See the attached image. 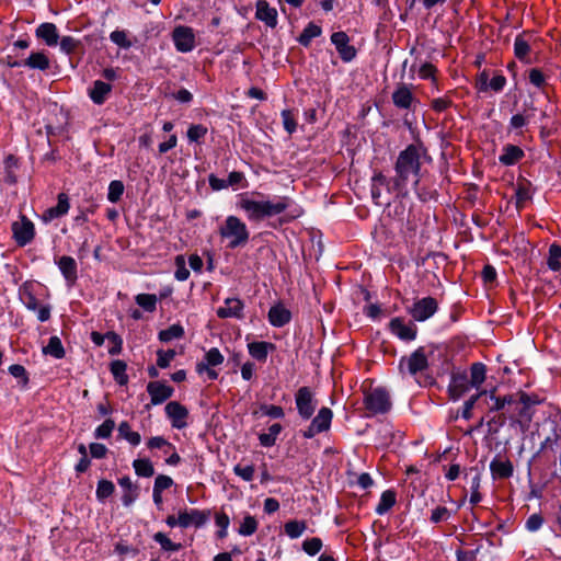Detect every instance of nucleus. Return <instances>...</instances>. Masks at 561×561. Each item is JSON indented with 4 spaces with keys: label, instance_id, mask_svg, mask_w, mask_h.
I'll use <instances>...</instances> for the list:
<instances>
[{
    "label": "nucleus",
    "instance_id": "64",
    "mask_svg": "<svg viewBox=\"0 0 561 561\" xmlns=\"http://www.w3.org/2000/svg\"><path fill=\"white\" fill-rule=\"evenodd\" d=\"M175 265H176V271L174 274L175 278L180 282L186 280L190 277V271L186 268L185 260L182 255H178L175 257Z\"/></svg>",
    "mask_w": 561,
    "mask_h": 561
},
{
    "label": "nucleus",
    "instance_id": "47",
    "mask_svg": "<svg viewBox=\"0 0 561 561\" xmlns=\"http://www.w3.org/2000/svg\"><path fill=\"white\" fill-rule=\"evenodd\" d=\"M115 491V485L112 481L102 479L98 482L95 495L100 502H104Z\"/></svg>",
    "mask_w": 561,
    "mask_h": 561
},
{
    "label": "nucleus",
    "instance_id": "54",
    "mask_svg": "<svg viewBox=\"0 0 561 561\" xmlns=\"http://www.w3.org/2000/svg\"><path fill=\"white\" fill-rule=\"evenodd\" d=\"M490 399L493 401V404L490 408L491 411H500L507 404L511 405L513 403H517L513 396H505L503 398L496 397L494 390L490 392Z\"/></svg>",
    "mask_w": 561,
    "mask_h": 561
},
{
    "label": "nucleus",
    "instance_id": "56",
    "mask_svg": "<svg viewBox=\"0 0 561 561\" xmlns=\"http://www.w3.org/2000/svg\"><path fill=\"white\" fill-rule=\"evenodd\" d=\"M124 193V184L122 181L114 180L108 185L107 199L111 203H117Z\"/></svg>",
    "mask_w": 561,
    "mask_h": 561
},
{
    "label": "nucleus",
    "instance_id": "6",
    "mask_svg": "<svg viewBox=\"0 0 561 561\" xmlns=\"http://www.w3.org/2000/svg\"><path fill=\"white\" fill-rule=\"evenodd\" d=\"M538 435L542 437L541 450H553L561 439V424L553 419H546L538 427Z\"/></svg>",
    "mask_w": 561,
    "mask_h": 561
},
{
    "label": "nucleus",
    "instance_id": "18",
    "mask_svg": "<svg viewBox=\"0 0 561 561\" xmlns=\"http://www.w3.org/2000/svg\"><path fill=\"white\" fill-rule=\"evenodd\" d=\"M70 209L69 197L66 193H59L57 196V205L55 207L47 208L43 215L42 219L45 222H49L54 219L60 218L68 214Z\"/></svg>",
    "mask_w": 561,
    "mask_h": 561
},
{
    "label": "nucleus",
    "instance_id": "53",
    "mask_svg": "<svg viewBox=\"0 0 561 561\" xmlns=\"http://www.w3.org/2000/svg\"><path fill=\"white\" fill-rule=\"evenodd\" d=\"M528 80L531 85L539 90H543L547 84V77L539 68H531L528 71Z\"/></svg>",
    "mask_w": 561,
    "mask_h": 561
},
{
    "label": "nucleus",
    "instance_id": "17",
    "mask_svg": "<svg viewBox=\"0 0 561 561\" xmlns=\"http://www.w3.org/2000/svg\"><path fill=\"white\" fill-rule=\"evenodd\" d=\"M21 299L24 306L36 313L37 319L41 322H45L50 318V307L48 305H43L38 301L35 295L30 290H23Z\"/></svg>",
    "mask_w": 561,
    "mask_h": 561
},
{
    "label": "nucleus",
    "instance_id": "40",
    "mask_svg": "<svg viewBox=\"0 0 561 561\" xmlns=\"http://www.w3.org/2000/svg\"><path fill=\"white\" fill-rule=\"evenodd\" d=\"M127 365L123 360H114L111 363L110 370L115 379V381L125 386L128 382V375L126 374Z\"/></svg>",
    "mask_w": 561,
    "mask_h": 561
},
{
    "label": "nucleus",
    "instance_id": "43",
    "mask_svg": "<svg viewBox=\"0 0 561 561\" xmlns=\"http://www.w3.org/2000/svg\"><path fill=\"white\" fill-rule=\"evenodd\" d=\"M43 352L56 359H60L65 356V348L58 336H51L48 344L43 348Z\"/></svg>",
    "mask_w": 561,
    "mask_h": 561
},
{
    "label": "nucleus",
    "instance_id": "20",
    "mask_svg": "<svg viewBox=\"0 0 561 561\" xmlns=\"http://www.w3.org/2000/svg\"><path fill=\"white\" fill-rule=\"evenodd\" d=\"M244 305L239 298H227L222 307L217 310V316L221 319L243 317Z\"/></svg>",
    "mask_w": 561,
    "mask_h": 561
},
{
    "label": "nucleus",
    "instance_id": "11",
    "mask_svg": "<svg viewBox=\"0 0 561 561\" xmlns=\"http://www.w3.org/2000/svg\"><path fill=\"white\" fill-rule=\"evenodd\" d=\"M350 36L343 32H334L331 35V43L335 46V49L344 62H351L357 55L356 48L350 44Z\"/></svg>",
    "mask_w": 561,
    "mask_h": 561
},
{
    "label": "nucleus",
    "instance_id": "35",
    "mask_svg": "<svg viewBox=\"0 0 561 561\" xmlns=\"http://www.w3.org/2000/svg\"><path fill=\"white\" fill-rule=\"evenodd\" d=\"M486 377V367L482 363H473L470 367V386L474 389H479L482 383L485 381Z\"/></svg>",
    "mask_w": 561,
    "mask_h": 561
},
{
    "label": "nucleus",
    "instance_id": "52",
    "mask_svg": "<svg viewBox=\"0 0 561 561\" xmlns=\"http://www.w3.org/2000/svg\"><path fill=\"white\" fill-rule=\"evenodd\" d=\"M207 127L202 124H193L188 127L186 136L190 142H199L207 135Z\"/></svg>",
    "mask_w": 561,
    "mask_h": 561
},
{
    "label": "nucleus",
    "instance_id": "49",
    "mask_svg": "<svg viewBox=\"0 0 561 561\" xmlns=\"http://www.w3.org/2000/svg\"><path fill=\"white\" fill-rule=\"evenodd\" d=\"M480 486H481V474H480V472L474 471V474L472 476L471 482H470L471 494H470V499H469V502L472 505H477L482 500V495L480 493Z\"/></svg>",
    "mask_w": 561,
    "mask_h": 561
},
{
    "label": "nucleus",
    "instance_id": "41",
    "mask_svg": "<svg viewBox=\"0 0 561 561\" xmlns=\"http://www.w3.org/2000/svg\"><path fill=\"white\" fill-rule=\"evenodd\" d=\"M530 46L524 36L518 35L514 41V54L516 58L524 62H529Z\"/></svg>",
    "mask_w": 561,
    "mask_h": 561
},
{
    "label": "nucleus",
    "instance_id": "62",
    "mask_svg": "<svg viewBox=\"0 0 561 561\" xmlns=\"http://www.w3.org/2000/svg\"><path fill=\"white\" fill-rule=\"evenodd\" d=\"M322 548V540L318 537L306 539L302 542V550L309 556H316Z\"/></svg>",
    "mask_w": 561,
    "mask_h": 561
},
{
    "label": "nucleus",
    "instance_id": "36",
    "mask_svg": "<svg viewBox=\"0 0 561 561\" xmlns=\"http://www.w3.org/2000/svg\"><path fill=\"white\" fill-rule=\"evenodd\" d=\"M308 528L306 520L293 519L284 525V531L290 539L299 538Z\"/></svg>",
    "mask_w": 561,
    "mask_h": 561
},
{
    "label": "nucleus",
    "instance_id": "13",
    "mask_svg": "<svg viewBox=\"0 0 561 561\" xmlns=\"http://www.w3.org/2000/svg\"><path fill=\"white\" fill-rule=\"evenodd\" d=\"M172 39L178 51L188 53L195 47V35L188 26H178L172 33Z\"/></svg>",
    "mask_w": 561,
    "mask_h": 561
},
{
    "label": "nucleus",
    "instance_id": "31",
    "mask_svg": "<svg viewBox=\"0 0 561 561\" xmlns=\"http://www.w3.org/2000/svg\"><path fill=\"white\" fill-rule=\"evenodd\" d=\"M382 188H386L388 192H390V182L381 172H376L371 178V197L377 205L382 204L380 201Z\"/></svg>",
    "mask_w": 561,
    "mask_h": 561
},
{
    "label": "nucleus",
    "instance_id": "27",
    "mask_svg": "<svg viewBox=\"0 0 561 561\" xmlns=\"http://www.w3.org/2000/svg\"><path fill=\"white\" fill-rule=\"evenodd\" d=\"M275 348V344L265 341L251 342L248 344V352L250 356L262 363L266 362L268 354L274 352Z\"/></svg>",
    "mask_w": 561,
    "mask_h": 561
},
{
    "label": "nucleus",
    "instance_id": "29",
    "mask_svg": "<svg viewBox=\"0 0 561 561\" xmlns=\"http://www.w3.org/2000/svg\"><path fill=\"white\" fill-rule=\"evenodd\" d=\"M118 484L123 490L122 503L124 506H130L138 497L136 485L128 476L118 479Z\"/></svg>",
    "mask_w": 561,
    "mask_h": 561
},
{
    "label": "nucleus",
    "instance_id": "42",
    "mask_svg": "<svg viewBox=\"0 0 561 561\" xmlns=\"http://www.w3.org/2000/svg\"><path fill=\"white\" fill-rule=\"evenodd\" d=\"M282 430H283V427L280 424H278V423L272 424L268 427L267 433H262L259 435L260 444L264 447H272L273 445H275L276 438L280 434Z\"/></svg>",
    "mask_w": 561,
    "mask_h": 561
},
{
    "label": "nucleus",
    "instance_id": "61",
    "mask_svg": "<svg viewBox=\"0 0 561 561\" xmlns=\"http://www.w3.org/2000/svg\"><path fill=\"white\" fill-rule=\"evenodd\" d=\"M436 73L437 68L431 62H424L420 66L417 70V75L423 80L431 79L433 82H436Z\"/></svg>",
    "mask_w": 561,
    "mask_h": 561
},
{
    "label": "nucleus",
    "instance_id": "32",
    "mask_svg": "<svg viewBox=\"0 0 561 561\" xmlns=\"http://www.w3.org/2000/svg\"><path fill=\"white\" fill-rule=\"evenodd\" d=\"M392 102L399 108H410L413 102V94L405 84L398 87L392 93Z\"/></svg>",
    "mask_w": 561,
    "mask_h": 561
},
{
    "label": "nucleus",
    "instance_id": "34",
    "mask_svg": "<svg viewBox=\"0 0 561 561\" xmlns=\"http://www.w3.org/2000/svg\"><path fill=\"white\" fill-rule=\"evenodd\" d=\"M397 502V494L393 490H386L381 493L379 503L377 504L375 512L378 515H385L388 513Z\"/></svg>",
    "mask_w": 561,
    "mask_h": 561
},
{
    "label": "nucleus",
    "instance_id": "37",
    "mask_svg": "<svg viewBox=\"0 0 561 561\" xmlns=\"http://www.w3.org/2000/svg\"><path fill=\"white\" fill-rule=\"evenodd\" d=\"M322 34V28L314 24L313 22H310L307 24V26L304 28L301 34L298 37L299 44L307 47L310 45L311 41L316 37H319Z\"/></svg>",
    "mask_w": 561,
    "mask_h": 561
},
{
    "label": "nucleus",
    "instance_id": "16",
    "mask_svg": "<svg viewBox=\"0 0 561 561\" xmlns=\"http://www.w3.org/2000/svg\"><path fill=\"white\" fill-rule=\"evenodd\" d=\"M147 392L150 396L151 404L159 405L173 396L174 389L162 381H150L147 385Z\"/></svg>",
    "mask_w": 561,
    "mask_h": 561
},
{
    "label": "nucleus",
    "instance_id": "58",
    "mask_svg": "<svg viewBox=\"0 0 561 561\" xmlns=\"http://www.w3.org/2000/svg\"><path fill=\"white\" fill-rule=\"evenodd\" d=\"M9 373L16 379H20L21 386L26 387L28 385V375L24 366L20 364H13L9 367Z\"/></svg>",
    "mask_w": 561,
    "mask_h": 561
},
{
    "label": "nucleus",
    "instance_id": "45",
    "mask_svg": "<svg viewBox=\"0 0 561 561\" xmlns=\"http://www.w3.org/2000/svg\"><path fill=\"white\" fill-rule=\"evenodd\" d=\"M153 540L158 542L162 550L168 552H176L182 549L181 543L173 542L164 533H156Z\"/></svg>",
    "mask_w": 561,
    "mask_h": 561
},
{
    "label": "nucleus",
    "instance_id": "25",
    "mask_svg": "<svg viewBox=\"0 0 561 561\" xmlns=\"http://www.w3.org/2000/svg\"><path fill=\"white\" fill-rule=\"evenodd\" d=\"M524 157L525 153L520 147L507 144L502 148L499 162L503 165L511 167L519 162Z\"/></svg>",
    "mask_w": 561,
    "mask_h": 561
},
{
    "label": "nucleus",
    "instance_id": "24",
    "mask_svg": "<svg viewBox=\"0 0 561 561\" xmlns=\"http://www.w3.org/2000/svg\"><path fill=\"white\" fill-rule=\"evenodd\" d=\"M112 92V85L101 80H95L89 89L88 94L91 101L96 105H102Z\"/></svg>",
    "mask_w": 561,
    "mask_h": 561
},
{
    "label": "nucleus",
    "instance_id": "39",
    "mask_svg": "<svg viewBox=\"0 0 561 561\" xmlns=\"http://www.w3.org/2000/svg\"><path fill=\"white\" fill-rule=\"evenodd\" d=\"M184 328L180 323H174L168 329L161 330L158 337L161 342L168 343L173 340H179L184 336Z\"/></svg>",
    "mask_w": 561,
    "mask_h": 561
},
{
    "label": "nucleus",
    "instance_id": "12",
    "mask_svg": "<svg viewBox=\"0 0 561 561\" xmlns=\"http://www.w3.org/2000/svg\"><path fill=\"white\" fill-rule=\"evenodd\" d=\"M180 527L181 528H188V527H195L201 528L203 527L207 520L209 519L210 512L209 511H203L198 508H185L181 510L180 512Z\"/></svg>",
    "mask_w": 561,
    "mask_h": 561
},
{
    "label": "nucleus",
    "instance_id": "60",
    "mask_svg": "<svg viewBox=\"0 0 561 561\" xmlns=\"http://www.w3.org/2000/svg\"><path fill=\"white\" fill-rule=\"evenodd\" d=\"M176 353L174 350H159L157 352V365L158 367L164 369L168 368L171 364V362L174 359Z\"/></svg>",
    "mask_w": 561,
    "mask_h": 561
},
{
    "label": "nucleus",
    "instance_id": "5",
    "mask_svg": "<svg viewBox=\"0 0 561 561\" xmlns=\"http://www.w3.org/2000/svg\"><path fill=\"white\" fill-rule=\"evenodd\" d=\"M428 366L424 348L419 347L411 355L404 356L399 362V370L402 375L415 376L424 371Z\"/></svg>",
    "mask_w": 561,
    "mask_h": 561
},
{
    "label": "nucleus",
    "instance_id": "63",
    "mask_svg": "<svg viewBox=\"0 0 561 561\" xmlns=\"http://www.w3.org/2000/svg\"><path fill=\"white\" fill-rule=\"evenodd\" d=\"M280 115L285 130L289 135L294 134L297 129V123L293 112L289 110H283Z\"/></svg>",
    "mask_w": 561,
    "mask_h": 561
},
{
    "label": "nucleus",
    "instance_id": "23",
    "mask_svg": "<svg viewBox=\"0 0 561 561\" xmlns=\"http://www.w3.org/2000/svg\"><path fill=\"white\" fill-rule=\"evenodd\" d=\"M472 387L470 386V381L466 374L455 375L451 378V381L448 387V391L450 398L453 400L460 399L466 392H468Z\"/></svg>",
    "mask_w": 561,
    "mask_h": 561
},
{
    "label": "nucleus",
    "instance_id": "14",
    "mask_svg": "<svg viewBox=\"0 0 561 561\" xmlns=\"http://www.w3.org/2000/svg\"><path fill=\"white\" fill-rule=\"evenodd\" d=\"M172 427L182 430L187 426L188 410L178 401H170L164 408Z\"/></svg>",
    "mask_w": 561,
    "mask_h": 561
},
{
    "label": "nucleus",
    "instance_id": "55",
    "mask_svg": "<svg viewBox=\"0 0 561 561\" xmlns=\"http://www.w3.org/2000/svg\"><path fill=\"white\" fill-rule=\"evenodd\" d=\"M115 428V422L112 419H106L101 425H99L94 431L95 438L106 439L112 436V433Z\"/></svg>",
    "mask_w": 561,
    "mask_h": 561
},
{
    "label": "nucleus",
    "instance_id": "57",
    "mask_svg": "<svg viewBox=\"0 0 561 561\" xmlns=\"http://www.w3.org/2000/svg\"><path fill=\"white\" fill-rule=\"evenodd\" d=\"M106 340L110 342V347H108L110 355H117L122 352L123 340L117 333H115L113 331L107 332Z\"/></svg>",
    "mask_w": 561,
    "mask_h": 561
},
{
    "label": "nucleus",
    "instance_id": "21",
    "mask_svg": "<svg viewBox=\"0 0 561 561\" xmlns=\"http://www.w3.org/2000/svg\"><path fill=\"white\" fill-rule=\"evenodd\" d=\"M56 264L67 283L73 285L78 277L76 260L71 256L62 255L56 261Z\"/></svg>",
    "mask_w": 561,
    "mask_h": 561
},
{
    "label": "nucleus",
    "instance_id": "3",
    "mask_svg": "<svg viewBox=\"0 0 561 561\" xmlns=\"http://www.w3.org/2000/svg\"><path fill=\"white\" fill-rule=\"evenodd\" d=\"M219 234L228 241V248L236 249L244 245L250 238L247 225L237 216H228L219 227Z\"/></svg>",
    "mask_w": 561,
    "mask_h": 561
},
{
    "label": "nucleus",
    "instance_id": "10",
    "mask_svg": "<svg viewBox=\"0 0 561 561\" xmlns=\"http://www.w3.org/2000/svg\"><path fill=\"white\" fill-rule=\"evenodd\" d=\"M438 309V302L433 297L416 300L409 309V314L417 322H424L433 317Z\"/></svg>",
    "mask_w": 561,
    "mask_h": 561
},
{
    "label": "nucleus",
    "instance_id": "48",
    "mask_svg": "<svg viewBox=\"0 0 561 561\" xmlns=\"http://www.w3.org/2000/svg\"><path fill=\"white\" fill-rule=\"evenodd\" d=\"M257 527H259V523L255 519V517L251 516V515H247L243 518V520L241 522V524L238 528V533L241 536L249 537V536H252L257 530Z\"/></svg>",
    "mask_w": 561,
    "mask_h": 561
},
{
    "label": "nucleus",
    "instance_id": "38",
    "mask_svg": "<svg viewBox=\"0 0 561 561\" xmlns=\"http://www.w3.org/2000/svg\"><path fill=\"white\" fill-rule=\"evenodd\" d=\"M133 468L138 477L150 478L154 474V468L149 458H138L133 461Z\"/></svg>",
    "mask_w": 561,
    "mask_h": 561
},
{
    "label": "nucleus",
    "instance_id": "51",
    "mask_svg": "<svg viewBox=\"0 0 561 561\" xmlns=\"http://www.w3.org/2000/svg\"><path fill=\"white\" fill-rule=\"evenodd\" d=\"M110 39L121 48L129 49L133 42L128 38L127 32L123 30H115L110 34Z\"/></svg>",
    "mask_w": 561,
    "mask_h": 561
},
{
    "label": "nucleus",
    "instance_id": "46",
    "mask_svg": "<svg viewBox=\"0 0 561 561\" xmlns=\"http://www.w3.org/2000/svg\"><path fill=\"white\" fill-rule=\"evenodd\" d=\"M135 301L145 311L153 312L157 309L158 298L153 294H138Z\"/></svg>",
    "mask_w": 561,
    "mask_h": 561
},
{
    "label": "nucleus",
    "instance_id": "26",
    "mask_svg": "<svg viewBox=\"0 0 561 561\" xmlns=\"http://www.w3.org/2000/svg\"><path fill=\"white\" fill-rule=\"evenodd\" d=\"M225 360L224 355L217 347H211L205 353L202 362L196 364V373L203 375L208 367L220 366Z\"/></svg>",
    "mask_w": 561,
    "mask_h": 561
},
{
    "label": "nucleus",
    "instance_id": "44",
    "mask_svg": "<svg viewBox=\"0 0 561 561\" xmlns=\"http://www.w3.org/2000/svg\"><path fill=\"white\" fill-rule=\"evenodd\" d=\"M547 265L551 271L554 272L561 268V245L552 243L549 247Z\"/></svg>",
    "mask_w": 561,
    "mask_h": 561
},
{
    "label": "nucleus",
    "instance_id": "30",
    "mask_svg": "<svg viewBox=\"0 0 561 561\" xmlns=\"http://www.w3.org/2000/svg\"><path fill=\"white\" fill-rule=\"evenodd\" d=\"M35 34L48 46H56L58 43V31L54 23H42L37 26Z\"/></svg>",
    "mask_w": 561,
    "mask_h": 561
},
{
    "label": "nucleus",
    "instance_id": "59",
    "mask_svg": "<svg viewBox=\"0 0 561 561\" xmlns=\"http://www.w3.org/2000/svg\"><path fill=\"white\" fill-rule=\"evenodd\" d=\"M233 472L242 480L250 482L254 478L255 468L253 465L242 466L241 463H238L233 467Z\"/></svg>",
    "mask_w": 561,
    "mask_h": 561
},
{
    "label": "nucleus",
    "instance_id": "4",
    "mask_svg": "<svg viewBox=\"0 0 561 561\" xmlns=\"http://www.w3.org/2000/svg\"><path fill=\"white\" fill-rule=\"evenodd\" d=\"M12 238L18 247L30 244L35 238V226L31 219L21 214L19 220L11 224Z\"/></svg>",
    "mask_w": 561,
    "mask_h": 561
},
{
    "label": "nucleus",
    "instance_id": "28",
    "mask_svg": "<svg viewBox=\"0 0 561 561\" xmlns=\"http://www.w3.org/2000/svg\"><path fill=\"white\" fill-rule=\"evenodd\" d=\"M490 470L494 479H507L513 476V463L508 459L495 458L490 463Z\"/></svg>",
    "mask_w": 561,
    "mask_h": 561
},
{
    "label": "nucleus",
    "instance_id": "15",
    "mask_svg": "<svg viewBox=\"0 0 561 561\" xmlns=\"http://www.w3.org/2000/svg\"><path fill=\"white\" fill-rule=\"evenodd\" d=\"M391 333L403 341H413L417 334V328L411 322H405L401 317L391 319L389 323Z\"/></svg>",
    "mask_w": 561,
    "mask_h": 561
},
{
    "label": "nucleus",
    "instance_id": "19",
    "mask_svg": "<svg viewBox=\"0 0 561 561\" xmlns=\"http://www.w3.org/2000/svg\"><path fill=\"white\" fill-rule=\"evenodd\" d=\"M267 318L272 327L282 328L290 322L291 312L283 304L279 302L270 308Z\"/></svg>",
    "mask_w": 561,
    "mask_h": 561
},
{
    "label": "nucleus",
    "instance_id": "8",
    "mask_svg": "<svg viewBox=\"0 0 561 561\" xmlns=\"http://www.w3.org/2000/svg\"><path fill=\"white\" fill-rule=\"evenodd\" d=\"M333 412L330 408L322 407L317 415L311 420L310 425L302 432V436L307 439L316 435L327 432L331 427Z\"/></svg>",
    "mask_w": 561,
    "mask_h": 561
},
{
    "label": "nucleus",
    "instance_id": "22",
    "mask_svg": "<svg viewBox=\"0 0 561 561\" xmlns=\"http://www.w3.org/2000/svg\"><path fill=\"white\" fill-rule=\"evenodd\" d=\"M255 18L264 22L268 27L273 28L277 25V11L265 0L256 2Z\"/></svg>",
    "mask_w": 561,
    "mask_h": 561
},
{
    "label": "nucleus",
    "instance_id": "1",
    "mask_svg": "<svg viewBox=\"0 0 561 561\" xmlns=\"http://www.w3.org/2000/svg\"><path fill=\"white\" fill-rule=\"evenodd\" d=\"M427 158V151L422 145L411 144L400 151L394 163L396 175L392 179V188L401 194L407 191L408 184L419 185L422 159Z\"/></svg>",
    "mask_w": 561,
    "mask_h": 561
},
{
    "label": "nucleus",
    "instance_id": "2",
    "mask_svg": "<svg viewBox=\"0 0 561 561\" xmlns=\"http://www.w3.org/2000/svg\"><path fill=\"white\" fill-rule=\"evenodd\" d=\"M254 195L255 193H243L237 202V207L244 211L248 220L251 222H260L277 216L284 213L291 203L287 196H279L274 199H256ZM256 195L262 196L260 193H256Z\"/></svg>",
    "mask_w": 561,
    "mask_h": 561
},
{
    "label": "nucleus",
    "instance_id": "33",
    "mask_svg": "<svg viewBox=\"0 0 561 561\" xmlns=\"http://www.w3.org/2000/svg\"><path fill=\"white\" fill-rule=\"evenodd\" d=\"M24 66L28 67L30 69H38L42 71H45L49 68L50 61L49 58L46 56L43 51H33L31 55L25 59Z\"/></svg>",
    "mask_w": 561,
    "mask_h": 561
},
{
    "label": "nucleus",
    "instance_id": "7",
    "mask_svg": "<svg viewBox=\"0 0 561 561\" xmlns=\"http://www.w3.org/2000/svg\"><path fill=\"white\" fill-rule=\"evenodd\" d=\"M295 404L302 420L311 419L317 408L314 392L309 387H300L295 393Z\"/></svg>",
    "mask_w": 561,
    "mask_h": 561
},
{
    "label": "nucleus",
    "instance_id": "9",
    "mask_svg": "<svg viewBox=\"0 0 561 561\" xmlns=\"http://www.w3.org/2000/svg\"><path fill=\"white\" fill-rule=\"evenodd\" d=\"M364 403L366 410H368L371 414L386 413L391 407L388 392L380 388L369 391L365 396Z\"/></svg>",
    "mask_w": 561,
    "mask_h": 561
},
{
    "label": "nucleus",
    "instance_id": "50",
    "mask_svg": "<svg viewBox=\"0 0 561 561\" xmlns=\"http://www.w3.org/2000/svg\"><path fill=\"white\" fill-rule=\"evenodd\" d=\"M215 524L219 528L217 537L224 539L228 536V528L230 525V518L225 512H219L215 515Z\"/></svg>",
    "mask_w": 561,
    "mask_h": 561
}]
</instances>
